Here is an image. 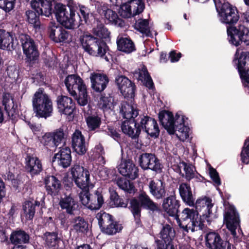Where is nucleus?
Returning <instances> with one entry per match:
<instances>
[{
  "label": "nucleus",
  "mask_w": 249,
  "mask_h": 249,
  "mask_svg": "<svg viewBox=\"0 0 249 249\" xmlns=\"http://www.w3.org/2000/svg\"><path fill=\"white\" fill-rule=\"evenodd\" d=\"M177 223L181 229L188 231L202 230L204 228L205 219L196 210L185 208L179 214Z\"/></svg>",
  "instance_id": "39448f33"
},
{
  "label": "nucleus",
  "mask_w": 249,
  "mask_h": 249,
  "mask_svg": "<svg viewBox=\"0 0 249 249\" xmlns=\"http://www.w3.org/2000/svg\"><path fill=\"white\" fill-rule=\"evenodd\" d=\"M132 123L137 126V131L141 134L142 130L151 138H157L160 134V129L157 121L147 115H139L134 118Z\"/></svg>",
  "instance_id": "9d476101"
},
{
  "label": "nucleus",
  "mask_w": 249,
  "mask_h": 249,
  "mask_svg": "<svg viewBox=\"0 0 249 249\" xmlns=\"http://www.w3.org/2000/svg\"><path fill=\"white\" fill-rule=\"evenodd\" d=\"M72 180L77 187L83 191L89 187L92 188L93 185L90 181L89 171L79 164H74L70 169Z\"/></svg>",
  "instance_id": "2eb2a0df"
},
{
  "label": "nucleus",
  "mask_w": 249,
  "mask_h": 249,
  "mask_svg": "<svg viewBox=\"0 0 249 249\" xmlns=\"http://www.w3.org/2000/svg\"><path fill=\"white\" fill-rule=\"evenodd\" d=\"M1 103L9 119L16 120L18 116V111L17 105L15 104L14 95L9 92H4Z\"/></svg>",
  "instance_id": "a878e982"
},
{
  "label": "nucleus",
  "mask_w": 249,
  "mask_h": 249,
  "mask_svg": "<svg viewBox=\"0 0 249 249\" xmlns=\"http://www.w3.org/2000/svg\"><path fill=\"white\" fill-rule=\"evenodd\" d=\"M178 190L183 201L190 206H194L195 198L190 184L186 182L181 183L179 185Z\"/></svg>",
  "instance_id": "e433bc0d"
},
{
  "label": "nucleus",
  "mask_w": 249,
  "mask_h": 249,
  "mask_svg": "<svg viewBox=\"0 0 249 249\" xmlns=\"http://www.w3.org/2000/svg\"><path fill=\"white\" fill-rule=\"evenodd\" d=\"M32 104L36 117L46 119L52 116L53 103L43 88H39L35 93L32 99Z\"/></svg>",
  "instance_id": "423d86ee"
},
{
  "label": "nucleus",
  "mask_w": 249,
  "mask_h": 249,
  "mask_svg": "<svg viewBox=\"0 0 249 249\" xmlns=\"http://www.w3.org/2000/svg\"><path fill=\"white\" fill-rule=\"evenodd\" d=\"M110 203L115 207L126 208L128 207L130 199L129 198H123L121 197L116 191H112L110 195Z\"/></svg>",
  "instance_id": "c03bdc74"
},
{
  "label": "nucleus",
  "mask_w": 249,
  "mask_h": 249,
  "mask_svg": "<svg viewBox=\"0 0 249 249\" xmlns=\"http://www.w3.org/2000/svg\"><path fill=\"white\" fill-rule=\"evenodd\" d=\"M113 99L109 95L107 96L105 93H101L99 101L100 107L103 110L110 109L112 107Z\"/></svg>",
  "instance_id": "4d7b16f0"
},
{
  "label": "nucleus",
  "mask_w": 249,
  "mask_h": 249,
  "mask_svg": "<svg viewBox=\"0 0 249 249\" xmlns=\"http://www.w3.org/2000/svg\"><path fill=\"white\" fill-rule=\"evenodd\" d=\"M71 145L74 151L79 155H84L87 151L85 139L82 132L75 130L71 137Z\"/></svg>",
  "instance_id": "2f4dec72"
},
{
  "label": "nucleus",
  "mask_w": 249,
  "mask_h": 249,
  "mask_svg": "<svg viewBox=\"0 0 249 249\" xmlns=\"http://www.w3.org/2000/svg\"><path fill=\"white\" fill-rule=\"evenodd\" d=\"M122 132L131 138L132 140H138L140 133L137 131V126L132 123V119H126L122 122L121 126Z\"/></svg>",
  "instance_id": "c9c22d12"
},
{
  "label": "nucleus",
  "mask_w": 249,
  "mask_h": 249,
  "mask_svg": "<svg viewBox=\"0 0 249 249\" xmlns=\"http://www.w3.org/2000/svg\"><path fill=\"white\" fill-rule=\"evenodd\" d=\"M116 184L119 188L124 192L132 194L135 193V186L129 180L123 177H119L116 179Z\"/></svg>",
  "instance_id": "de8ad7c7"
},
{
  "label": "nucleus",
  "mask_w": 249,
  "mask_h": 249,
  "mask_svg": "<svg viewBox=\"0 0 249 249\" xmlns=\"http://www.w3.org/2000/svg\"><path fill=\"white\" fill-rule=\"evenodd\" d=\"M194 205L196 210L208 224H210L212 220L217 217V214L212 212L213 204L211 198L204 196L203 198H198Z\"/></svg>",
  "instance_id": "a211bd4d"
},
{
  "label": "nucleus",
  "mask_w": 249,
  "mask_h": 249,
  "mask_svg": "<svg viewBox=\"0 0 249 249\" xmlns=\"http://www.w3.org/2000/svg\"><path fill=\"white\" fill-rule=\"evenodd\" d=\"M40 142L43 146L48 149L57 147L51 132L45 133L40 139Z\"/></svg>",
  "instance_id": "5fc2aeb1"
},
{
  "label": "nucleus",
  "mask_w": 249,
  "mask_h": 249,
  "mask_svg": "<svg viewBox=\"0 0 249 249\" xmlns=\"http://www.w3.org/2000/svg\"><path fill=\"white\" fill-rule=\"evenodd\" d=\"M66 29L62 26V30H61V31L59 34V38H56V43H61L65 42L70 36V32L67 31Z\"/></svg>",
  "instance_id": "338daca9"
},
{
  "label": "nucleus",
  "mask_w": 249,
  "mask_h": 249,
  "mask_svg": "<svg viewBox=\"0 0 249 249\" xmlns=\"http://www.w3.org/2000/svg\"><path fill=\"white\" fill-rule=\"evenodd\" d=\"M86 122L89 131H95L101 124V118L97 115H89L86 118Z\"/></svg>",
  "instance_id": "09e8293b"
},
{
  "label": "nucleus",
  "mask_w": 249,
  "mask_h": 249,
  "mask_svg": "<svg viewBox=\"0 0 249 249\" xmlns=\"http://www.w3.org/2000/svg\"><path fill=\"white\" fill-rule=\"evenodd\" d=\"M34 10V9H33ZM27 21L29 24H32L35 28H39L40 22L39 16L38 13L34 9V11L29 10L26 12Z\"/></svg>",
  "instance_id": "3c124183"
},
{
  "label": "nucleus",
  "mask_w": 249,
  "mask_h": 249,
  "mask_svg": "<svg viewBox=\"0 0 249 249\" xmlns=\"http://www.w3.org/2000/svg\"><path fill=\"white\" fill-rule=\"evenodd\" d=\"M138 70L139 80H141L143 84L149 89H155L154 82L148 71L147 67L143 65L142 68L139 69Z\"/></svg>",
  "instance_id": "79ce46f5"
},
{
  "label": "nucleus",
  "mask_w": 249,
  "mask_h": 249,
  "mask_svg": "<svg viewBox=\"0 0 249 249\" xmlns=\"http://www.w3.org/2000/svg\"><path fill=\"white\" fill-rule=\"evenodd\" d=\"M128 209L132 214L136 224L138 226L142 224V210L147 211L150 214L159 213L161 212L159 204L154 201L144 191L140 193L137 197H133L130 199Z\"/></svg>",
  "instance_id": "f257e3e1"
},
{
  "label": "nucleus",
  "mask_w": 249,
  "mask_h": 249,
  "mask_svg": "<svg viewBox=\"0 0 249 249\" xmlns=\"http://www.w3.org/2000/svg\"><path fill=\"white\" fill-rule=\"evenodd\" d=\"M233 63L236 65L243 86L249 87V52H242L239 54L236 51Z\"/></svg>",
  "instance_id": "4468645a"
},
{
  "label": "nucleus",
  "mask_w": 249,
  "mask_h": 249,
  "mask_svg": "<svg viewBox=\"0 0 249 249\" xmlns=\"http://www.w3.org/2000/svg\"><path fill=\"white\" fill-rule=\"evenodd\" d=\"M159 120L160 124L166 130L170 135L175 134L176 130L184 134L185 139H187L189 135L188 132L185 131L184 129L187 128L184 124V116H180L177 113L174 118L172 112L166 110H162L159 112L158 114Z\"/></svg>",
  "instance_id": "7ed1b4c3"
},
{
  "label": "nucleus",
  "mask_w": 249,
  "mask_h": 249,
  "mask_svg": "<svg viewBox=\"0 0 249 249\" xmlns=\"http://www.w3.org/2000/svg\"><path fill=\"white\" fill-rule=\"evenodd\" d=\"M24 163L25 171L32 178L39 175L43 171L41 160L34 154H27Z\"/></svg>",
  "instance_id": "4be33fe9"
},
{
  "label": "nucleus",
  "mask_w": 249,
  "mask_h": 249,
  "mask_svg": "<svg viewBox=\"0 0 249 249\" xmlns=\"http://www.w3.org/2000/svg\"><path fill=\"white\" fill-rule=\"evenodd\" d=\"M90 187L81 191L79 194L81 203L91 210L100 209L104 203V199L100 189L95 191L93 194H90Z\"/></svg>",
  "instance_id": "ddd939ff"
},
{
  "label": "nucleus",
  "mask_w": 249,
  "mask_h": 249,
  "mask_svg": "<svg viewBox=\"0 0 249 249\" xmlns=\"http://www.w3.org/2000/svg\"><path fill=\"white\" fill-rule=\"evenodd\" d=\"M107 129L108 135L111 137L113 139L116 141H119L121 140L120 133L117 131L116 129L114 128L113 126L108 125Z\"/></svg>",
  "instance_id": "774afa93"
},
{
  "label": "nucleus",
  "mask_w": 249,
  "mask_h": 249,
  "mask_svg": "<svg viewBox=\"0 0 249 249\" xmlns=\"http://www.w3.org/2000/svg\"><path fill=\"white\" fill-rule=\"evenodd\" d=\"M71 160V150L68 147L61 148L53 158V161L56 162L59 166L64 168L68 167Z\"/></svg>",
  "instance_id": "473e14b6"
},
{
  "label": "nucleus",
  "mask_w": 249,
  "mask_h": 249,
  "mask_svg": "<svg viewBox=\"0 0 249 249\" xmlns=\"http://www.w3.org/2000/svg\"><path fill=\"white\" fill-rule=\"evenodd\" d=\"M111 5L105 2H99L97 5V10L100 15L105 19V22L120 27L124 26L123 19L119 17L117 13L111 8Z\"/></svg>",
  "instance_id": "f3484780"
},
{
  "label": "nucleus",
  "mask_w": 249,
  "mask_h": 249,
  "mask_svg": "<svg viewBox=\"0 0 249 249\" xmlns=\"http://www.w3.org/2000/svg\"><path fill=\"white\" fill-rule=\"evenodd\" d=\"M209 175L211 178L212 179L215 185L217 186H219L221 185V182L218 173L217 172L215 169L213 168L211 165L209 168Z\"/></svg>",
  "instance_id": "69168bd1"
},
{
  "label": "nucleus",
  "mask_w": 249,
  "mask_h": 249,
  "mask_svg": "<svg viewBox=\"0 0 249 249\" xmlns=\"http://www.w3.org/2000/svg\"><path fill=\"white\" fill-rule=\"evenodd\" d=\"M15 0H0V8L8 13L15 6Z\"/></svg>",
  "instance_id": "e2e57ef3"
},
{
  "label": "nucleus",
  "mask_w": 249,
  "mask_h": 249,
  "mask_svg": "<svg viewBox=\"0 0 249 249\" xmlns=\"http://www.w3.org/2000/svg\"><path fill=\"white\" fill-rule=\"evenodd\" d=\"M79 40L84 51L89 55L100 57L104 58L107 62L109 61V59L106 54L109 49L104 40L90 34L81 36Z\"/></svg>",
  "instance_id": "f03ea898"
},
{
  "label": "nucleus",
  "mask_w": 249,
  "mask_h": 249,
  "mask_svg": "<svg viewBox=\"0 0 249 249\" xmlns=\"http://www.w3.org/2000/svg\"><path fill=\"white\" fill-rule=\"evenodd\" d=\"M0 48L7 50H14L16 48L14 36L12 32L0 29Z\"/></svg>",
  "instance_id": "4c0bfd02"
},
{
  "label": "nucleus",
  "mask_w": 249,
  "mask_h": 249,
  "mask_svg": "<svg viewBox=\"0 0 249 249\" xmlns=\"http://www.w3.org/2000/svg\"><path fill=\"white\" fill-rule=\"evenodd\" d=\"M135 29L140 33L145 34L147 36H151V33L149 28V21L147 19H141L136 21Z\"/></svg>",
  "instance_id": "864d4df0"
},
{
  "label": "nucleus",
  "mask_w": 249,
  "mask_h": 249,
  "mask_svg": "<svg viewBox=\"0 0 249 249\" xmlns=\"http://www.w3.org/2000/svg\"><path fill=\"white\" fill-rule=\"evenodd\" d=\"M118 13L121 17L124 18L135 17L128 2L123 3L120 6Z\"/></svg>",
  "instance_id": "bf43d9fd"
},
{
  "label": "nucleus",
  "mask_w": 249,
  "mask_h": 249,
  "mask_svg": "<svg viewBox=\"0 0 249 249\" xmlns=\"http://www.w3.org/2000/svg\"><path fill=\"white\" fill-rule=\"evenodd\" d=\"M127 2L135 17L141 14L145 9L144 0H130Z\"/></svg>",
  "instance_id": "8fccbe9b"
},
{
  "label": "nucleus",
  "mask_w": 249,
  "mask_h": 249,
  "mask_svg": "<svg viewBox=\"0 0 249 249\" xmlns=\"http://www.w3.org/2000/svg\"><path fill=\"white\" fill-rule=\"evenodd\" d=\"M119 173L123 176L131 179H135L139 176V169L131 160H122L119 165Z\"/></svg>",
  "instance_id": "c85d7f7f"
},
{
  "label": "nucleus",
  "mask_w": 249,
  "mask_h": 249,
  "mask_svg": "<svg viewBox=\"0 0 249 249\" xmlns=\"http://www.w3.org/2000/svg\"><path fill=\"white\" fill-rule=\"evenodd\" d=\"M23 53L25 55V62L28 66L34 67L38 63L40 53L38 45L31 36L25 34H21L19 36Z\"/></svg>",
  "instance_id": "6e6552de"
},
{
  "label": "nucleus",
  "mask_w": 249,
  "mask_h": 249,
  "mask_svg": "<svg viewBox=\"0 0 249 249\" xmlns=\"http://www.w3.org/2000/svg\"><path fill=\"white\" fill-rule=\"evenodd\" d=\"M115 83L121 93L128 100L133 99L136 90L135 83L124 75H118L115 78Z\"/></svg>",
  "instance_id": "412c9836"
},
{
  "label": "nucleus",
  "mask_w": 249,
  "mask_h": 249,
  "mask_svg": "<svg viewBox=\"0 0 249 249\" xmlns=\"http://www.w3.org/2000/svg\"><path fill=\"white\" fill-rule=\"evenodd\" d=\"M41 238L44 241V245L49 249H58L59 244L62 241L60 237H58L57 231H46L43 234Z\"/></svg>",
  "instance_id": "72a5a7b5"
},
{
  "label": "nucleus",
  "mask_w": 249,
  "mask_h": 249,
  "mask_svg": "<svg viewBox=\"0 0 249 249\" xmlns=\"http://www.w3.org/2000/svg\"><path fill=\"white\" fill-rule=\"evenodd\" d=\"M220 21L229 26L236 23L239 18L238 11L226 0H213Z\"/></svg>",
  "instance_id": "1a4fd4ad"
},
{
  "label": "nucleus",
  "mask_w": 249,
  "mask_h": 249,
  "mask_svg": "<svg viewBox=\"0 0 249 249\" xmlns=\"http://www.w3.org/2000/svg\"><path fill=\"white\" fill-rule=\"evenodd\" d=\"M71 223L76 232L87 233L89 231V223L83 217L76 216L72 218Z\"/></svg>",
  "instance_id": "37998d69"
},
{
  "label": "nucleus",
  "mask_w": 249,
  "mask_h": 249,
  "mask_svg": "<svg viewBox=\"0 0 249 249\" xmlns=\"http://www.w3.org/2000/svg\"><path fill=\"white\" fill-rule=\"evenodd\" d=\"M246 144V141H245L244 146L242 148L240 157L242 162L248 164L249 163V144L247 146H245Z\"/></svg>",
  "instance_id": "0e129e2a"
},
{
  "label": "nucleus",
  "mask_w": 249,
  "mask_h": 249,
  "mask_svg": "<svg viewBox=\"0 0 249 249\" xmlns=\"http://www.w3.org/2000/svg\"><path fill=\"white\" fill-rule=\"evenodd\" d=\"M62 30V26L54 22H51L49 25L48 32L49 37L56 43V38H59V34Z\"/></svg>",
  "instance_id": "603ef678"
},
{
  "label": "nucleus",
  "mask_w": 249,
  "mask_h": 249,
  "mask_svg": "<svg viewBox=\"0 0 249 249\" xmlns=\"http://www.w3.org/2000/svg\"><path fill=\"white\" fill-rule=\"evenodd\" d=\"M148 189L150 194L157 200L162 199L166 196L165 184L160 179L149 181Z\"/></svg>",
  "instance_id": "7c9ffc66"
},
{
  "label": "nucleus",
  "mask_w": 249,
  "mask_h": 249,
  "mask_svg": "<svg viewBox=\"0 0 249 249\" xmlns=\"http://www.w3.org/2000/svg\"><path fill=\"white\" fill-rule=\"evenodd\" d=\"M139 163L143 170H151L157 173L162 172L163 165L155 154L142 153L139 156Z\"/></svg>",
  "instance_id": "aec40b11"
},
{
  "label": "nucleus",
  "mask_w": 249,
  "mask_h": 249,
  "mask_svg": "<svg viewBox=\"0 0 249 249\" xmlns=\"http://www.w3.org/2000/svg\"><path fill=\"white\" fill-rule=\"evenodd\" d=\"M227 39L229 43L236 47L242 44L249 46V29L244 25L229 26L227 27Z\"/></svg>",
  "instance_id": "9b49d317"
},
{
  "label": "nucleus",
  "mask_w": 249,
  "mask_h": 249,
  "mask_svg": "<svg viewBox=\"0 0 249 249\" xmlns=\"http://www.w3.org/2000/svg\"><path fill=\"white\" fill-rule=\"evenodd\" d=\"M91 88L96 92L101 93L107 88L109 79L107 75L103 73L92 72L89 76Z\"/></svg>",
  "instance_id": "cd10ccee"
},
{
  "label": "nucleus",
  "mask_w": 249,
  "mask_h": 249,
  "mask_svg": "<svg viewBox=\"0 0 249 249\" xmlns=\"http://www.w3.org/2000/svg\"><path fill=\"white\" fill-rule=\"evenodd\" d=\"M36 209L33 206V202L30 200L25 201L22 205V214L26 220H33L35 216Z\"/></svg>",
  "instance_id": "a18cd8bd"
},
{
  "label": "nucleus",
  "mask_w": 249,
  "mask_h": 249,
  "mask_svg": "<svg viewBox=\"0 0 249 249\" xmlns=\"http://www.w3.org/2000/svg\"><path fill=\"white\" fill-rule=\"evenodd\" d=\"M64 83L70 94L75 97L79 105L84 106L88 104L87 86L78 74L68 75Z\"/></svg>",
  "instance_id": "20e7f679"
},
{
  "label": "nucleus",
  "mask_w": 249,
  "mask_h": 249,
  "mask_svg": "<svg viewBox=\"0 0 249 249\" xmlns=\"http://www.w3.org/2000/svg\"><path fill=\"white\" fill-rule=\"evenodd\" d=\"M156 249H177V246L175 245L174 241H168L165 240H155Z\"/></svg>",
  "instance_id": "052dcab7"
},
{
  "label": "nucleus",
  "mask_w": 249,
  "mask_h": 249,
  "mask_svg": "<svg viewBox=\"0 0 249 249\" xmlns=\"http://www.w3.org/2000/svg\"><path fill=\"white\" fill-rule=\"evenodd\" d=\"M176 232L174 228L169 224L163 225L160 232L159 240L174 241Z\"/></svg>",
  "instance_id": "49530a36"
},
{
  "label": "nucleus",
  "mask_w": 249,
  "mask_h": 249,
  "mask_svg": "<svg viewBox=\"0 0 249 249\" xmlns=\"http://www.w3.org/2000/svg\"><path fill=\"white\" fill-rule=\"evenodd\" d=\"M162 199V207L164 211L169 216L175 217L176 220H178L180 201L177 199L175 192H171L169 196Z\"/></svg>",
  "instance_id": "5701e85b"
},
{
  "label": "nucleus",
  "mask_w": 249,
  "mask_h": 249,
  "mask_svg": "<svg viewBox=\"0 0 249 249\" xmlns=\"http://www.w3.org/2000/svg\"><path fill=\"white\" fill-rule=\"evenodd\" d=\"M31 6L41 16L52 18L54 14L55 18L60 20L62 13L67 8L66 5L55 0H31Z\"/></svg>",
  "instance_id": "0eeeda50"
},
{
  "label": "nucleus",
  "mask_w": 249,
  "mask_h": 249,
  "mask_svg": "<svg viewBox=\"0 0 249 249\" xmlns=\"http://www.w3.org/2000/svg\"><path fill=\"white\" fill-rule=\"evenodd\" d=\"M117 45L119 51L126 53H130L136 50L134 42L129 37H118Z\"/></svg>",
  "instance_id": "ea45409f"
},
{
  "label": "nucleus",
  "mask_w": 249,
  "mask_h": 249,
  "mask_svg": "<svg viewBox=\"0 0 249 249\" xmlns=\"http://www.w3.org/2000/svg\"><path fill=\"white\" fill-rule=\"evenodd\" d=\"M93 33L94 35L100 37L99 39H107L109 36L110 32L108 29L103 25H98L93 29Z\"/></svg>",
  "instance_id": "13d9d810"
},
{
  "label": "nucleus",
  "mask_w": 249,
  "mask_h": 249,
  "mask_svg": "<svg viewBox=\"0 0 249 249\" xmlns=\"http://www.w3.org/2000/svg\"><path fill=\"white\" fill-rule=\"evenodd\" d=\"M43 183L47 195L52 196H58L63 188L62 180L59 176L47 175L43 178Z\"/></svg>",
  "instance_id": "393cba45"
},
{
  "label": "nucleus",
  "mask_w": 249,
  "mask_h": 249,
  "mask_svg": "<svg viewBox=\"0 0 249 249\" xmlns=\"http://www.w3.org/2000/svg\"><path fill=\"white\" fill-rule=\"evenodd\" d=\"M30 239L29 233L19 228L13 230L9 237L11 243L14 246L29 244Z\"/></svg>",
  "instance_id": "c756f323"
},
{
  "label": "nucleus",
  "mask_w": 249,
  "mask_h": 249,
  "mask_svg": "<svg viewBox=\"0 0 249 249\" xmlns=\"http://www.w3.org/2000/svg\"><path fill=\"white\" fill-rule=\"evenodd\" d=\"M224 223L233 235H236V230L240 226L239 215L235 207L229 202L224 204Z\"/></svg>",
  "instance_id": "6ab92c4d"
},
{
  "label": "nucleus",
  "mask_w": 249,
  "mask_h": 249,
  "mask_svg": "<svg viewBox=\"0 0 249 249\" xmlns=\"http://www.w3.org/2000/svg\"><path fill=\"white\" fill-rule=\"evenodd\" d=\"M96 218L101 231L107 235H114L120 232L123 228L122 224L114 220L111 214L106 212L98 213Z\"/></svg>",
  "instance_id": "f8f14e48"
},
{
  "label": "nucleus",
  "mask_w": 249,
  "mask_h": 249,
  "mask_svg": "<svg viewBox=\"0 0 249 249\" xmlns=\"http://www.w3.org/2000/svg\"><path fill=\"white\" fill-rule=\"evenodd\" d=\"M206 246L209 249H231V244L218 232H209L206 235Z\"/></svg>",
  "instance_id": "b1692460"
},
{
  "label": "nucleus",
  "mask_w": 249,
  "mask_h": 249,
  "mask_svg": "<svg viewBox=\"0 0 249 249\" xmlns=\"http://www.w3.org/2000/svg\"><path fill=\"white\" fill-rule=\"evenodd\" d=\"M55 101L58 112L61 115H65L68 121H72L76 110L75 101L71 97L63 95L58 96Z\"/></svg>",
  "instance_id": "dca6fc26"
},
{
  "label": "nucleus",
  "mask_w": 249,
  "mask_h": 249,
  "mask_svg": "<svg viewBox=\"0 0 249 249\" xmlns=\"http://www.w3.org/2000/svg\"><path fill=\"white\" fill-rule=\"evenodd\" d=\"M139 110L126 101H122L120 107V113L124 119L133 120L138 115Z\"/></svg>",
  "instance_id": "58836bf2"
},
{
  "label": "nucleus",
  "mask_w": 249,
  "mask_h": 249,
  "mask_svg": "<svg viewBox=\"0 0 249 249\" xmlns=\"http://www.w3.org/2000/svg\"><path fill=\"white\" fill-rule=\"evenodd\" d=\"M180 163L182 164L184 167V171L185 173V179L187 181H190L194 177V175L195 174V173L193 171V168L194 167L192 164H188L184 161L180 162Z\"/></svg>",
  "instance_id": "680f3d73"
},
{
  "label": "nucleus",
  "mask_w": 249,
  "mask_h": 249,
  "mask_svg": "<svg viewBox=\"0 0 249 249\" xmlns=\"http://www.w3.org/2000/svg\"><path fill=\"white\" fill-rule=\"evenodd\" d=\"M79 18L78 24L76 23V26L79 27L81 25H89L91 23L93 18L92 13H90L89 9L84 5L80 6L79 11L77 13Z\"/></svg>",
  "instance_id": "a19ab883"
},
{
  "label": "nucleus",
  "mask_w": 249,
  "mask_h": 249,
  "mask_svg": "<svg viewBox=\"0 0 249 249\" xmlns=\"http://www.w3.org/2000/svg\"><path fill=\"white\" fill-rule=\"evenodd\" d=\"M75 8L71 5H68L61 15V20L57 18V21L60 25L67 29L73 30L76 27Z\"/></svg>",
  "instance_id": "bb28decb"
},
{
  "label": "nucleus",
  "mask_w": 249,
  "mask_h": 249,
  "mask_svg": "<svg viewBox=\"0 0 249 249\" xmlns=\"http://www.w3.org/2000/svg\"><path fill=\"white\" fill-rule=\"evenodd\" d=\"M59 205L61 209L65 210L66 213L70 215L74 214V212L78 207V202L71 194L65 195L64 197H61Z\"/></svg>",
  "instance_id": "f704fd0d"
},
{
  "label": "nucleus",
  "mask_w": 249,
  "mask_h": 249,
  "mask_svg": "<svg viewBox=\"0 0 249 249\" xmlns=\"http://www.w3.org/2000/svg\"><path fill=\"white\" fill-rule=\"evenodd\" d=\"M51 133L57 147L65 141L67 136L66 133L64 132L63 128L61 127Z\"/></svg>",
  "instance_id": "6e6d98bb"
}]
</instances>
